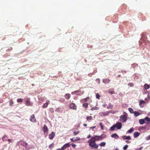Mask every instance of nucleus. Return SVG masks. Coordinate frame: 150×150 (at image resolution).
<instances>
[{
  "instance_id": "b1692460",
  "label": "nucleus",
  "mask_w": 150,
  "mask_h": 150,
  "mask_svg": "<svg viewBox=\"0 0 150 150\" xmlns=\"http://www.w3.org/2000/svg\"><path fill=\"white\" fill-rule=\"evenodd\" d=\"M145 103V102L143 100H141L139 103V105L140 106H142V104H144Z\"/></svg>"
},
{
  "instance_id": "5fc2aeb1",
  "label": "nucleus",
  "mask_w": 150,
  "mask_h": 150,
  "mask_svg": "<svg viewBox=\"0 0 150 150\" xmlns=\"http://www.w3.org/2000/svg\"><path fill=\"white\" fill-rule=\"evenodd\" d=\"M87 124H83V126H84L86 127V126H87Z\"/></svg>"
},
{
  "instance_id": "ea45409f",
  "label": "nucleus",
  "mask_w": 150,
  "mask_h": 150,
  "mask_svg": "<svg viewBox=\"0 0 150 150\" xmlns=\"http://www.w3.org/2000/svg\"><path fill=\"white\" fill-rule=\"evenodd\" d=\"M100 96L98 93H97L96 94V98H97L99 99Z\"/></svg>"
},
{
  "instance_id": "4468645a",
  "label": "nucleus",
  "mask_w": 150,
  "mask_h": 150,
  "mask_svg": "<svg viewBox=\"0 0 150 150\" xmlns=\"http://www.w3.org/2000/svg\"><path fill=\"white\" fill-rule=\"evenodd\" d=\"M65 98L67 99H69L71 97V94L69 93H67L64 95Z\"/></svg>"
},
{
  "instance_id": "c9c22d12",
  "label": "nucleus",
  "mask_w": 150,
  "mask_h": 150,
  "mask_svg": "<svg viewBox=\"0 0 150 150\" xmlns=\"http://www.w3.org/2000/svg\"><path fill=\"white\" fill-rule=\"evenodd\" d=\"M79 132H80L79 131H78L77 132H73L74 135V136H76L77 134H78L79 133Z\"/></svg>"
},
{
  "instance_id": "a211bd4d",
  "label": "nucleus",
  "mask_w": 150,
  "mask_h": 150,
  "mask_svg": "<svg viewBox=\"0 0 150 150\" xmlns=\"http://www.w3.org/2000/svg\"><path fill=\"white\" fill-rule=\"evenodd\" d=\"M113 107V105H112L110 103H109L108 105L107 106V108L108 109H112Z\"/></svg>"
},
{
  "instance_id": "f704fd0d",
  "label": "nucleus",
  "mask_w": 150,
  "mask_h": 150,
  "mask_svg": "<svg viewBox=\"0 0 150 150\" xmlns=\"http://www.w3.org/2000/svg\"><path fill=\"white\" fill-rule=\"evenodd\" d=\"M23 100V99H22L21 98H19L17 100V102L18 103L22 102Z\"/></svg>"
},
{
  "instance_id": "f257e3e1",
  "label": "nucleus",
  "mask_w": 150,
  "mask_h": 150,
  "mask_svg": "<svg viewBox=\"0 0 150 150\" xmlns=\"http://www.w3.org/2000/svg\"><path fill=\"white\" fill-rule=\"evenodd\" d=\"M96 141L95 137H92L88 141V142L89 143V146L92 149H96L98 148V145L96 143Z\"/></svg>"
},
{
  "instance_id": "c756f323",
  "label": "nucleus",
  "mask_w": 150,
  "mask_h": 150,
  "mask_svg": "<svg viewBox=\"0 0 150 150\" xmlns=\"http://www.w3.org/2000/svg\"><path fill=\"white\" fill-rule=\"evenodd\" d=\"M64 146H65V147H66V148L67 147H70V145L69 143H68L65 144L64 145Z\"/></svg>"
},
{
  "instance_id": "412c9836",
  "label": "nucleus",
  "mask_w": 150,
  "mask_h": 150,
  "mask_svg": "<svg viewBox=\"0 0 150 150\" xmlns=\"http://www.w3.org/2000/svg\"><path fill=\"white\" fill-rule=\"evenodd\" d=\"M134 113V116L136 117L137 116L140 114L139 112L138 111H135Z\"/></svg>"
},
{
  "instance_id": "3c124183",
  "label": "nucleus",
  "mask_w": 150,
  "mask_h": 150,
  "mask_svg": "<svg viewBox=\"0 0 150 150\" xmlns=\"http://www.w3.org/2000/svg\"><path fill=\"white\" fill-rule=\"evenodd\" d=\"M70 140L72 142H74L75 141L74 140V139H73V138L71 139Z\"/></svg>"
},
{
  "instance_id": "f3484780",
  "label": "nucleus",
  "mask_w": 150,
  "mask_h": 150,
  "mask_svg": "<svg viewBox=\"0 0 150 150\" xmlns=\"http://www.w3.org/2000/svg\"><path fill=\"white\" fill-rule=\"evenodd\" d=\"M5 138H8V137L7 135L5 134L2 138V139L3 142H4L5 141H6L7 140V139H5Z\"/></svg>"
},
{
  "instance_id": "9b49d317",
  "label": "nucleus",
  "mask_w": 150,
  "mask_h": 150,
  "mask_svg": "<svg viewBox=\"0 0 150 150\" xmlns=\"http://www.w3.org/2000/svg\"><path fill=\"white\" fill-rule=\"evenodd\" d=\"M55 136L54 133L52 132L49 135V138L50 139H52Z\"/></svg>"
},
{
  "instance_id": "6e6552de",
  "label": "nucleus",
  "mask_w": 150,
  "mask_h": 150,
  "mask_svg": "<svg viewBox=\"0 0 150 150\" xmlns=\"http://www.w3.org/2000/svg\"><path fill=\"white\" fill-rule=\"evenodd\" d=\"M42 130L44 132V134L48 133V129L47 126L45 125L42 128Z\"/></svg>"
},
{
  "instance_id": "2f4dec72",
  "label": "nucleus",
  "mask_w": 150,
  "mask_h": 150,
  "mask_svg": "<svg viewBox=\"0 0 150 150\" xmlns=\"http://www.w3.org/2000/svg\"><path fill=\"white\" fill-rule=\"evenodd\" d=\"M99 108L98 107H95V108H92L91 109V110H98V109Z\"/></svg>"
},
{
  "instance_id": "473e14b6",
  "label": "nucleus",
  "mask_w": 150,
  "mask_h": 150,
  "mask_svg": "<svg viewBox=\"0 0 150 150\" xmlns=\"http://www.w3.org/2000/svg\"><path fill=\"white\" fill-rule=\"evenodd\" d=\"M134 130L132 128H131L128 131V132L129 133H131L132 132H133Z\"/></svg>"
},
{
  "instance_id": "f8f14e48",
  "label": "nucleus",
  "mask_w": 150,
  "mask_h": 150,
  "mask_svg": "<svg viewBox=\"0 0 150 150\" xmlns=\"http://www.w3.org/2000/svg\"><path fill=\"white\" fill-rule=\"evenodd\" d=\"M111 137L112 138H114L116 139L119 138V136L116 134H114L111 135Z\"/></svg>"
},
{
  "instance_id": "7ed1b4c3",
  "label": "nucleus",
  "mask_w": 150,
  "mask_h": 150,
  "mask_svg": "<svg viewBox=\"0 0 150 150\" xmlns=\"http://www.w3.org/2000/svg\"><path fill=\"white\" fill-rule=\"evenodd\" d=\"M17 146L23 145V146L26 147L28 145V144L24 141L21 140L17 143Z\"/></svg>"
},
{
  "instance_id": "58836bf2",
  "label": "nucleus",
  "mask_w": 150,
  "mask_h": 150,
  "mask_svg": "<svg viewBox=\"0 0 150 150\" xmlns=\"http://www.w3.org/2000/svg\"><path fill=\"white\" fill-rule=\"evenodd\" d=\"M81 91H80L77 90L76 91H74V92H72L71 93L72 94L73 93H75V94H76L77 93H79V92H81Z\"/></svg>"
},
{
  "instance_id": "39448f33",
  "label": "nucleus",
  "mask_w": 150,
  "mask_h": 150,
  "mask_svg": "<svg viewBox=\"0 0 150 150\" xmlns=\"http://www.w3.org/2000/svg\"><path fill=\"white\" fill-rule=\"evenodd\" d=\"M120 121H122L123 122H125L127 120V117L125 115H122L120 116Z\"/></svg>"
},
{
  "instance_id": "e433bc0d",
  "label": "nucleus",
  "mask_w": 150,
  "mask_h": 150,
  "mask_svg": "<svg viewBox=\"0 0 150 150\" xmlns=\"http://www.w3.org/2000/svg\"><path fill=\"white\" fill-rule=\"evenodd\" d=\"M128 147V145H126L123 148V149L124 150H126L127 149Z\"/></svg>"
},
{
  "instance_id": "8fccbe9b",
  "label": "nucleus",
  "mask_w": 150,
  "mask_h": 150,
  "mask_svg": "<svg viewBox=\"0 0 150 150\" xmlns=\"http://www.w3.org/2000/svg\"><path fill=\"white\" fill-rule=\"evenodd\" d=\"M91 137V135H90V134H89V135L88 136V137H87V138H90V137Z\"/></svg>"
},
{
  "instance_id": "6e6d98bb",
  "label": "nucleus",
  "mask_w": 150,
  "mask_h": 150,
  "mask_svg": "<svg viewBox=\"0 0 150 150\" xmlns=\"http://www.w3.org/2000/svg\"><path fill=\"white\" fill-rule=\"evenodd\" d=\"M8 141L9 142H11V140L10 139H8Z\"/></svg>"
},
{
  "instance_id": "37998d69",
  "label": "nucleus",
  "mask_w": 150,
  "mask_h": 150,
  "mask_svg": "<svg viewBox=\"0 0 150 150\" xmlns=\"http://www.w3.org/2000/svg\"><path fill=\"white\" fill-rule=\"evenodd\" d=\"M88 99H89V98L87 97V98H86L85 99H83V100H84V102H86L87 101V100Z\"/></svg>"
},
{
  "instance_id": "4d7b16f0",
  "label": "nucleus",
  "mask_w": 150,
  "mask_h": 150,
  "mask_svg": "<svg viewBox=\"0 0 150 150\" xmlns=\"http://www.w3.org/2000/svg\"><path fill=\"white\" fill-rule=\"evenodd\" d=\"M77 95H81V94L80 93H79L77 94Z\"/></svg>"
},
{
  "instance_id": "1a4fd4ad",
  "label": "nucleus",
  "mask_w": 150,
  "mask_h": 150,
  "mask_svg": "<svg viewBox=\"0 0 150 150\" xmlns=\"http://www.w3.org/2000/svg\"><path fill=\"white\" fill-rule=\"evenodd\" d=\"M115 125L117 129H120L122 127L121 123L120 122H117Z\"/></svg>"
},
{
  "instance_id": "20e7f679",
  "label": "nucleus",
  "mask_w": 150,
  "mask_h": 150,
  "mask_svg": "<svg viewBox=\"0 0 150 150\" xmlns=\"http://www.w3.org/2000/svg\"><path fill=\"white\" fill-rule=\"evenodd\" d=\"M25 105L28 106H32L33 105V103L30 101V98H27L25 100Z\"/></svg>"
},
{
  "instance_id": "72a5a7b5",
  "label": "nucleus",
  "mask_w": 150,
  "mask_h": 150,
  "mask_svg": "<svg viewBox=\"0 0 150 150\" xmlns=\"http://www.w3.org/2000/svg\"><path fill=\"white\" fill-rule=\"evenodd\" d=\"M9 103H10V105L11 106L13 105V102L12 99L11 100L9 101Z\"/></svg>"
},
{
  "instance_id": "de8ad7c7",
  "label": "nucleus",
  "mask_w": 150,
  "mask_h": 150,
  "mask_svg": "<svg viewBox=\"0 0 150 150\" xmlns=\"http://www.w3.org/2000/svg\"><path fill=\"white\" fill-rule=\"evenodd\" d=\"M95 127H96V126H93V127H91L90 128H91V129H93L95 128Z\"/></svg>"
},
{
  "instance_id": "2eb2a0df",
  "label": "nucleus",
  "mask_w": 150,
  "mask_h": 150,
  "mask_svg": "<svg viewBox=\"0 0 150 150\" xmlns=\"http://www.w3.org/2000/svg\"><path fill=\"white\" fill-rule=\"evenodd\" d=\"M140 135V133L137 132H135L134 134V138L137 137Z\"/></svg>"
},
{
  "instance_id": "bf43d9fd",
  "label": "nucleus",
  "mask_w": 150,
  "mask_h": 150,
  "mask_svg": "<svg viewBox=\"0 0 150 150\" xmlns=\"http://www.w3.org/2000/svg\"><path fill=\"white\" fill-rule=\"evenodd\" d=\"M1 139V138H0V140Z\"/></svg>"
},
{
  "instance_id": "5701e85b",
  "label": "nucleus",
  "mask_w": 150,
  "mask_h": 150,
  "mask_svg": "<svg viewBox=\"0 0 150 150\" xmlns=\"http://www.w3.org/2000/svg\"><path fill=\"white\" fill-rule=\"evenodd\" d=\"M144 120L147 121V123H149L150 122V118L148 117H146L145 118Z\"/></svg>"
},
{
  "instance_id": "a18cd8bd",
  "label": "nucleus",
  "mask_w": 150,
  "mask_h": 150,
  "mask_svg": "<svg viewBox=\"0 0 150 150\" xmlns=\"http://www.w3.org/2000/svg\"><path fill=\"white\" fill-rule=\"evenodd\" d=\"M110 93L111 94H114L115 93V92L114 91H111L110 92Z\"/></svg>"
},
{
  "instance_id": "4be33fe9",
  "label": "nucleus",
  "mask_w": 150,
  "mask_h": 150,
  "mask_svg": "<svg viewBox=\"0 0 150 150\" xmlns=\"http://www.w3.org/2000/svg\"><path fill=\"white\" fill-rule=\"evenodd\" d=\"M116 127L115 125H113L110 128V130L111 131H114L115 130V128Z\"/></svg>"
},
{
  "instance_id": "9d476101",
  "label": "nucleus",
  "mask_w": 150,
  "mask_h": 150,
  "mask_svg": "<svg viewBox=\"0 0 150 150\" xmlns=\"http://www.w3.org/2000/svg\"><path fill=\"white\" fill-rule=\"evenodd\" d=\"M69 108L73 109H76V105L74 103H71L69 104Z\"/></svg>"
},
{
  "instance_id": "49530a36",
  "label": "nucleus",
  "mask_w": 150,
  "mask_h": 150,
  "mask_svg": "<svg viewBox=\"0 0 150 150\" xmlns=\"http://www.w3.org/2000/svg\"><path fill=\"white\" fill-rule=\"evenodd\" d=\"M80 139L79 138H76V139L74 140V141H78V140H79Z\"/></svg>"
},
{
  "instance_id": "7c9ffc66",
  "label": "nucleus",
  "mask_w": 150,
  "mask_h": 150,
  "mask_svg": "<svg viewBox=\"0 0 150 150\" xmlns=\"http://www.w3.org/2000/svg\"><path fill=\"white\" fill-rule=\"evenodd\" d=\"M54 144L53 143H52L50 144L49 146V148L50 149H51L53 147H54Z\"/></svg>"
},
{
  "instance_id": "864d4df0",
  "label": "nucleus",
  "mask_w": 150,
  "mask_h": 150,
  "mask_svg": "<svg viewBox=\"0 0 150 150\" xmlns=\"http://www.w3.org/2000/svg\"><path fill=\"white\" fill-rule=\"evenodd\" d=\"M126 142H127V143H130V142L129 141H126Z\"/></svg>"
},
{
  "instance_id": "6ab92c4d",
  "label": "nucleus",
  "mask_w": 150,
  "mask_h": 150,
  "mask_svg": "<svg viewBox=\"0 0 150 150\" xmlns=\"http://www.w3.org/2000/svg\"><path fill=\"white\" fill-rule=\"evenodd\" d=\"M139 123L141 125L143 124L145 122V120L144 119H140L139 120Z\"/></svg>"
},
{
  "instance_id": "cd10ccee",
  "label": "nucleus",
  "mask_w": 150,
  "mask_h": 150,
  "mask_svg": "<svg viewBox=\"0 0 150 150\" xmlns=\"http://www.w3.org/2000/svg\"><path fill=\"white\" fill-rule=\"evenodd\" d=\"M128 110L131 113H133L134 112L133 110L131 108H129Z\"/></svg>"
},
{
  "instance_id": "09e8293b",
  "label": "nucleus",
  "mask_w": 150,
  "mask_h": 150,
  "mask_svg": "<svg viewBox=\"0 0 150 150\" xmlns=\"http://www.w3.org/2000/svg\"><path fill=\"white\" fill-rule=\"evenodd\" d=\"M106 106H107V104H104L103 105V106L104 108Z\"/></svg>"
},
{
  "instance_id": "aec40b11",
  "label": "nucleus",
  "mask_w": 150,
  "mask_h": 150,
  "mask_svg": "<svg viewBox=\"0 0 150 150\" xmlns=\"http://www.w3.org/2000/svg\"><path fill=\"white\" fill-rule=\"evenodd\" d=\"M48 102H49V100H47V102L45 103L43 105L42 108H45L47 107V106L48 105V103H47Z\"/></svg>"
},
{
  "instance_id": "393cba45",
  "label": "nucleus",
  "mask_w": 150,
  "mask_h": 150,
  "mask_svg": "<svg viewBox=\"0 0 150 150\" xmlns=\"http://www.w3.org/2000/svg\"><path fill=\"white\" fill-rule=\"evenodd\" d=\"M144 88L146 89H147L149 88V86L147 84H145L144 86Z\"/></svg>"
},
{
  "instance_id": "13d9d810",
  "label": "nucleus",
  "mask_w": 150,
  "mask_h": 150,
  "mask_svg": "<svg viewBox=\"0 0 150 150\" xmlns=\"http://www.w3.org/2000/svg\"><path fill=\"white\" fill-rule=\"evenodd\" d=\"M115 150H119V149H118L117 148H116L115 149Z\"/></svg>"
},
{
  "instance_id": "a878e982",
  "label": "nucleus",
  "mask_w": 150,
  "mask_h": 150,
  "mask_svg": "<svg viewBox=\"0 0 150 150\" xmlns=\"http://www.w3.org/2000/svg\"><path fill=\"white\" fill-rule=\"evenodd\" d=\"M88 103H86L83 104V106L84 108L87 109L88 107Z\"/></svg>"
},
{
  "instance_id": "ddd939ff",
  "label": "nucleus",
  "mask_w": 150,
  "mask_h": 150,
  "mask_svg": "<svg viewBox=\"0 0 150 150\" xmlns=\"http://www.w3.org/2000/svg\"><path fill=\"white\" fill-rule=\"evenodd\" d=\"M122 138L124 139H128V140H131V138L130 136H126L124 135L122 136Z\"/></svg>"
},
{
  "instance_id": "f03ea898",
  "label": "nucleus",
  "mask_w": 150,
  "mask_h": 150,
  "mask_svg": "<svg viewBox=\"0 0 150 150\" xmlns=\"http://www.w3.org/2000/svg\"><path fill=\"white\" fill-rule=\"evenodd\" d=\"M106 137V135L105 134H102L100 136L95 135L94 137L96 141H99L102 140L103 139L105 138Z\"/></svg>"
},
{
  "instance_id": "603ef678",
  "label": "nucleus",
  "mask_w": 150,
  "mask_h": 150,
  "mask_svg": "<svg viewBox=\"0 0 150 150\" xmlns=\"http://www.w3.org/2000/svg\"><path fill=\"white\" fill-rule=\"evenodd\" d=\"M147 138H148L147 139L148 140H149V139H150V135Z\"/></svg>"
},
{
  "instance_id": "a19ab883",
  "label": "nucleus",
  "mask_w": 150,
  "mask_h": 150,
  "mask_svg": "<svg viewBox=\"0 0 150 150\" xmlns=\"http://www.w3.org/2000/svg\"><path fill=\"white\" fill-rule=\"evenodd\" d=\"M66 149V147L64 145L61 148V150H65Z\"/></svg>"
},
{
  "instance_id": "dca6fc26",
  "label": "nucleus",
  "mask_w": 150,
  "mask_h": 150,
  "mask_svg": "<svg viewBox=\"0 0 150 150\" xmlns=\"http://www.w3.org/2000/svg\"><path fill=\"white\" fill-rule=\"evenodd\" d=\"M110 80L108 79H107L103 80V82L105 83H109Z\"/></svg>"
},
{
  "instance_id": "c85d7f7f",
  "label": "nucleus",
  "mask_w": 150,
  "mask_h": 150,
  "mask_svg": "<svg viewBox=\"0 0 150 150\" xmlns=\"http://www.w3.org/2000/svg\"><path fill=\"white\" fill-rule=\"evenodd\" d=\"M86 119L87 121H89V120H91L92 119V117L91 116H87L86 117Z\"/></svg>"
},
{
  "instance_id": "4c0bfd02",
  "label": "nucleus",
  "mask_w": 150,
  "mask_h": 150,
  "mask_svg": "<svg viewBox=\"0 0 150 150\" xmlns=\"http://www.w3.org/2000/svg\"><path fill=\"white\" fill-rule=\"evenodd\" d=\"M128 85L129 86L131 87H132L134 86V84L132 83H129Z\"/></svg>"
},
{
  "instance_id": "c03bdc74",
  "label": "nucleus",
  "mask_w": 150,
  "mask_h": 150,
  "mask_svg": "<svg viewBox=\"0 0 150 150\" xmlns=\"http://www.w3.org/2000/svg\"><path fill=\"white\" fill-rule=\"evenodd\" d=\"M72 146L74 148L76 147V145L75 144H72Z\"/></svg>"
},
{
  "instance_id": "79ce46f5",
  "label": "nucleus",
  "mask_w": 150,
  "mask_h": 150,
  "mask_svg": "<svg viewBox=\"0 0 150 150\" xmlns=\"http://www.w3.org/2000/svg\"><path fill=\"white\" fill-rule=\"evenodd\" d=\"M100 126L101 129L102 130H103V125H102V123H100Z\"/></svg>"
},
{
  "instance_id": "0eeeda50",
  "label": "nucleus",
  "mask_w": 150,
  "mask_h": 150,
  "mask_svg": "<svg viewBox=\"0 0 150 150\" xmlns=\"http://www.w3.org/2000/svg\"><path fill=\"white\" fill-rule=\"evenodd\" d=\"M111 112L110 111L106 112H102L100 113V114L101 116H105L108 115V114Z\"/></svg>"
},
{
  "instance_id": "423d86ee",
  "label": "nucleus",
  "mask_w": 150,
  "mask_h": 150,
  "mask_svg": "<svg viewBox=\"0 0 150 150\" xmlns=\"http://www.w3.org/2000/svg\"><path fill=\"white\" fill-rule=\"evenodd\" d=\"M30 120L32 122H36V120L34 115L33 114L31 115L30 118Z\"/></svg>"
},
{
  "instance_id": "bb28decb",
  "label": "nucleus",
  "mask_w": 150,
  "mask_h": 150,
  "mask_svg": "<svg viewBox=\"0 0 150 150\" xmlns=\"http://www.w3.org/2000/svg\"><path fill=\"white\" fill-rule=\"evenodd\" d=\"M106 144V143L105 142H101L99 145L101 146H104Z\"/></svg>"
}]
</instances>
